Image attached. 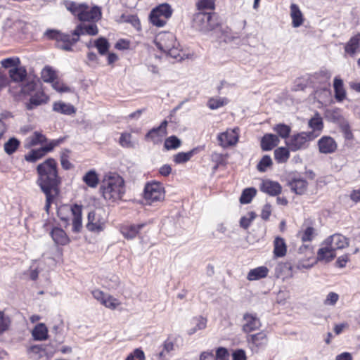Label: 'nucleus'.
Here are the masks:
<instances>
[{"mask_svg": "<svg viewBox=\"0 0 360 360\" xmlns=\"http://www.w3.org/2000/svg\"><path fill=\"white\" fill-rule=\"evenodd\" d=\"M37 179L36 184L46 196L44 209L49 214L51 205L56 202L60 193L61 179L58 176L57 162L49 158L37 167Z\"/></svg>", "mask_w": 360, "mask_h": 360, "instance_id": "obj_1", "label": "nucleus"}, {"mask_svg": "<svg viewBox=\"0 0 360 360\" xmlns=\"http://www.w3.org/2000/svg\"><path fill=\"white\" fill-rule=\"evenodd\" d=\"M100 191L106 201L114 202L119 200L124 193V179L116 173H109L103 177Z\"/></svg>", "mask_w": 360, "mask_h": 360, "instance_id": "obj_2", "label": "nucleus"}, {"mask_svg": "<svg viewBox=\"0 0 360 360\" xmlns=\"http://www.w3.org/2000/svg\"><path fill=\"white\" fill-rule=\"evenodd\" d=\"M65 6L73 15L77 16L80 21L98 22L102 16L100 7L90 8L86 4H78L74 1H68Z\"/></svg>", "mask_w": 360, "mask_h": 360, "instance_id": "obj_3", "label": "nucleus"}, {"mask_svg": "<svg viewBox=\"0 0 360 360\" xmlns=\"http://www.w3.org/2000/svg\"><path fill=\"white\" fill-rule=\"evenodd\" d=\"M154 42L160 51L170 56L176 58L179 56V44L172 33L161 32L155 37Z\"/></svg>", "mask_w": 360, "mask_h": 360, "instance_id": "obj_4", "label": "nucleus"}, {"mask_svg": "<svg viewBox=\"0 0 360 360\" xmlns=\"http://www.w3.org/2000/svg\"><path fill=\"white\" fill-rule=\"evenodd\" d=\"M218 25L214 15L210 12L199 11L193 19V27L203 33L213 30Z\"/></svg>", "mask_w": 360, "mask_h": 360, "instance_id": "obj_5", "label": "nucleus"}, {"mask_svg": "<svg viewBox=\"0 0 360 360\" xmlns=\"http://www.w3.org/2000/svg\"><path fill=\"white\" fill-rule=\"evenodd\" d=\"M49 39H55L56 46L65 51H72V46L79 41L78 37H71L69 34L61 33L55 30H47L45 33Z\"/></svg>", "mask_w": 360, "mask_h": 360, "instance_id": "obj_6", "label": "nucleus"}, {"mask_svg": "<svg viewBox=\"0 0 360 360\" xmlns=\"http://www.w3.org/2000/svg\"><path fill=\"white\" fill-rule=\"evenodd\" d=\"M173 10L168 4H162L153 8L150 13V22L159 27H163L172 16Z\"/></svg>", "mask_w": 360, "mask_h": 360, "instance_id": "obj_7", "label": "nucleus"}, {"mask_svg": "<svg viewBox=\"0 0 360 360\" xmlns=\"http://www.w3.org/2000/svg\"><path fill=\"white\" fill-rule=\"evenodd\" d=\"M143 198L149 205L162 201L165 199L163 186L157 181L146 184L144 188Z\"/></svg>", "mask_w": 360, "mask_h": 360, "instance_id": "obj_8", "label": "nucleus"}, {"mask_svg": "<svg viewBox=\"0 0 360 360\" xmlns=\"http://www.w3.org/2000/svg\"><path fill=\"white\" fill-rule=\"evenodd\" d=\"M316 138L313 133L300 132L292 135L287 141L286 145L292 151L304 150L309 147L310 141Z\"/></svg>", "mask_w": 360, "mask_h": 360, "instance_id": "obj_9", "label": "nucleus"}, {"mask_svg": "<svg viewBox=\"0 0 360 360\" xmlns=\"http://www.w3.org/2000/svg\"><path fill=\"white\" fill-rule=\"evenodd\" d=\"M58 215L64 221H68V217L63 216L65 214H71L72 218V225H82V206L77 204L71 207L62 206L58 209Z\"/></svg>", "mask_w": 360, "mask_h": 360, "instance_id": "obj_10", "label": "nucleus"}, {"mask_svg": "<svg viewBox=\"0 0 360 360\" xmlns=\"http://www.w3.org/2000/svg\"><path fill=\"white\" fill-rule=\"evenodd\" d=\"M240 129L238 127L227 129L225 131L217 135L219 145L222 148L235 146L239 139Z\"/></svg>", "mask_w": 360, "mask_h": 360, "instance_id": "obj_11", "label": "nucleus"}, {"mask_svg": "<svg viewBox=\"0 0 360 360\" xmlns=\"http://www.w3.org/2000/svg\"><path fill=\"white\" fill-rule=\"evenodd\" d=\"M168 122L164 120L158 127L153 128L146 134V140L153 142L154 144H158L162 142L163 138L167 135Z\"/></svg>", "mask_w": 360, "mask_h": 360, "instance_id": "obj_12", "label": "nucleus"}, {"mask_svg": "<svg viewBox=\"0 0 360 360\" xmlns=\"http://www.w3.org/2000/svg\"><path fill=\"white\" fill-rule=\"evenodd\" d=\"M243 330L245 333H250L256 330L261 327V322L256 314L246 313L243 315Z\"/></svg>", "mask_w": 360, "mask_h": 360, "instance_id": "obj_13", "label": "nucleus"}, {"mask_svg": "<svg viewBox=\"0 0 360 360\" xmlns=\"http://www.w3.org/2000/svg\"><path fill=\"white\" fill-rule=\"evenodd\" d=\"M324 243L326 245H328L332 250L335 251L336 250L343 249L348 246L347 238L340 234H334L328 238Z\"/></svg>", "mask_w": 360, "mask_h": 360, "instance_id": "obj_14", "label": "nucleus"}, {"mask_svg": "<svg viewBox=\"0 0 360 360\" xmlns=\"http://www.w3.org/2000/svg\"><path fill=\"white\" fill-rule=\"evenodd\" d=\"M318 146L320 153L328 154L335 152L338 146L332 137L324 136L318 141Z\"/></svg>", "mask_w": 360, "mask_h": 360, "instance_id": "obj_15", "label": "nucleus"}, {"mask_svg": "<svg viewBox=\"0 0 360 360\" xmlns=\"http://www.w3.org/2000/svg\"><path fill=\"white\" fill-rule=\"evenodd\" d=\"M49 100V97L41 90L35 91L31 96L30 101L26 103L27 110H33L36 107L46 103Z\"/></svg>", "mask_w": 360, "mask_h": 360, "instance_id": "obj_16", "label": "nucleus"}, {"mask_svg": "<svg viewBox=\"0 0 360 360\" xmlns=\"http://www.w3.org/2000/svg\"><path fill=\"white\" fill-rule=\"evenodd\" d=\"M98 33V28L95 23L86 25L85 23H79L75 30L72 35L79 37L81 35L95 36Z\"/></svg>", "mask_w": 360, "mask_h": 360, "instance_id": "obj_17", "label": "nucleus"}, {"mask_svg": "<svg viewBox=\"0 0 360 360\" xmlns=\"http://www.w3.org/2000/svg\"><path fill=\"white\" fill-rule=\"evenodd\" d=\"M11 81L15 83H20L25 80L27 73L25 67L18 65L8 70Z\"/></svg>", "mask_w": 360, "mask_h": 360, "instance_id": "obj_18", "label": "nucleus"}, {"mask_svg": "<svg viewBox=\"0 0 360 360\" xmlns=\"http://www.w3.org/2000/svg\"><path fill=\"white\" fill-rule=\"evenodd\" d=\"M280 139L278 136L272 134H265L261 140V147L264 151L272 150L278 145Z\"/></svg>", "mask_w": 360, "mask_h": 360, "instance_id": "obj_19", "label": "nucleus"}, {"mask_svg": "<svg viewBox=\"0 0 360 360\" xmlns=\"http://www.w3.org/2000/svg\"><path fill=\"white\" fill-rule=\"evenodd\" d=\"M309 127L311 129V131L308 133H313L316 135V138L319 136L323 128V122L322 117L319 113H316L313 117H311L308 122Z\"/></svg>", "mask_w": 360, "mask_h": 360, "instance_id": "obj_20", "label": "nucleus"}, {"mask_svg": "<svg viewBox=\"0 0 360 360\" xmlns=\"http://www.w3.org/2000/svg\"><path fill=\"white\" fill-rule=\"evenodd\" d=\"M261 190L271 195L275 196L281 193V186L276 181L266 180L263 181Z\"/></svg>", "mask_w": 360, "mask_h": 360, "instance_id": "obj_21", "label": "nucleus"}, {"mask_svg": "<svg viewBox=\"0 0 360 360\" xmlns=\"http://www.w3.org/2000/svg\"><path fill=\"white\" fill-rule=\"evenodd\" d=\"M51 236L56 244L65 245L68 241V237L63 229L60 226H53L51 231Z\"/></svg>", "mask_w": 360, "mask_h": 360, "instance_id": "obj_22", "label": "nucleus"}, {"mask_svg": "<svg viewBox=\"0 0 360 360\" xmlns=\"http://www.w3.org/2000/svg\"><path fill=\"white\" fill-rule=\"evenodd\" d=\"M53 110L63 115H70L76 112L75 108L70 103L57 101L53 104Z\"/></svg>", "mask_w": 360, "mask_h": 360, "instance_id": "obj_23", "label": "nucleus"}, {"mask_svg": "<svg viewBox=\"0 0 360 360\" xmlns=\"http://www.w3.org/2000/svg\"><path fill=\"white\" fill-rule=\"evenodd\" d=\"M360 48V33L351 37L345 46V51L347 53L354 56L359 51Z\"/></svg>", "mask_w": 360, "mask_h": 360, "instance_id": "obj_24", "label": "nucleus"}, {"mask_svg": "<svg viewBox=\"0 0 360 360\" xmlns=\"http://www.w3.org/2000/svg\"><path fill=\"white\" fill-rule=\"evenodd\" d=\"M333 88L335 99L339 102L344 101L346 98V91L344 88L343 81L340 78L335 77Z\"/></svg>", "mask_w": 360, "mask_h": 360, "instance_id": "obj_25", "label": "nucleus"}, {"mask_svg": "<svg viewBox=\"0 0 360 360\" xmlns=\"http://www.w3.org/2000/svg\"><path fill=\"white\" fill-rule=\"evenodd\" d=\"M290 17L293 27H298L303 23L302 13L298 6L295 4L290 5Z\"/></svg>", "mask_w": 360, "mask_h": 360, "instance_id": "obj_26", "label": "nucleus"}, {"mask_svg": "<svg viewBox=\"0 0 360 360\" xmlns=\"http://www.w3.org/2000/svg\"><path fill=\"white\" fill-rule=\"evenodd\" d=\"M289 186L295 193L301 195L307 190V182L302 178H295L289 183Z\"/></svg>", "mask_w": 360, "mask_h": 360, "instance_id": "obj_27", "label": "nucleus"}, {"mask_svg": "<svg viewBox=\"0 0 360 360\" xmlns=\"http://www.w3.org/2000/svg\"><path fill=\"white\" fill-rule=\"evenodd\" d=\"M269 269L267 267L262 266L251 269L247 276L248 281H256L266 277Z\"/></svg>", "mask_w": 360, "mask_h": 360, "instance_id": "obj_28", "label": "nucleus"}, {"mask_svg": "<svg viewBox=\"0 0 360 360\" xmlns=\"http://www.w3.org/2000/svg\"><path fill=\"white\" fill-rule=\"evenodd\" d=\"M32 335L35 340H45L48 338V329L45 324L38 323L32 330Z\"/></svg>", "mask_w": 360, "mask_h": 360, "instance_id": "obj_29", "label": "nucleus"}, {"mask_svg": "<svg viewBox=\"0 0 360 360\" xmlns=\"http://www.w3.org/2000/svg\"><path fill=\"white\" fill-rule=\"evenodd\" d=\"M335 257V251L332 250L328 245L321 248L318 250L317 259L324 260L326 262H330Z\"/></svg>", "mask_w": 360, "mask_h": 360, "instance_id": "obj_30", "label": "nucleus"}, {"mask_svg": "<svg viewBox=\"0 0 360 360\" xmlns=\"http://www.w3.org/2000/svg\"><path fill=\"white\" fill-rule=\"evenodd\" d=\"M274 253L276 257H281L285 255L287 247L283 238L277 236L275 238Z\"/></svg>", "mask_w": 360, "mask_h": 360, "instance_id": "obj_31", "label": "nucleus"}, {"mask_svg": "<svg viewBox=\"0 0 360 360\" xmlns=\"http://www.w3.org/2000/svg\"><path fill=\"white\" fill-rule=\"evenodd\" d=\"M290 148L285 147H279L274 150V159L279 163H285L290 158Z\"/></svg>", "mask_w": 360, "mask_h": 360, "instance_id": "obj_32", "label": "nucleus"}, {"mask_svg": "<svg viewBox=\"0 0 360 360\" xmlns=\"http://www.w3.org/2000/svg\"><path fill=\"white\" fill-rule=\"evenodd\" d=\"M248 343L252 344L257 347L264 345L266 342V335L264 332H259L256 334L250 335L247 338Z\"/></svg>", "mask_w": 360, "mask_h": 360, "instance_id": "obj_33", "label": "nucleus"}, {"mask_svg": "<svg viewBox=\"0 0 360 360\" xmlns=\"http://www.w3.org/2000/svg\"><path fill=\"white\" fill-rule=\"evenodd\" d=\"M229 100L225 97L215 96L209 98L207 105L211 110H217L228 104Z\"/></svg>", "mask_w": 360, "mask_h": 360, "instance_id": "obj_34", "label": "nucleus"}, {"mask_svg": "<svg viewBox=\"0 0 360 360\" xmlns=\"http://www.w3.org/2000/svg\"><path fill=\"white\" fill-rule=\"evenodd\" d=\"M191 322L195 325V327L188 330L189 335L194 334L198 330L205 329L207 326V319L202 316L195 317L192 319Z\"/></svg>", "mask_w": 360, "mask_h": 360, "instance_id": "obj_35", "label": "nucleus"}, {"mask_svg": "<svg viewBox=\"0 0 360 360\" xmlns=\"http://www.w3.org/2000/svg\"><path fill=\"white\" fill-rule=\"evenodd\" d=\"M46 141V139L44 134L39 131H34V134L26 139V146L32 147L39 143Z\"/></svg>", "mask_w": 360, "mask_h": 360, "instance_id": "obj_36", "label": "nucleus"}, {"mask_svg": "<svg viewBox=\"0 0 360 360\" xmlns=\"http://www.w3.org/2000/svg\"><path fill=\"white\" fill-rule=\"evenodd\" d=\"M84 183L91 188H96L99 182L96 172L94 170H90L83 176Z\"/></svg>", "mask_w": 360, "mask_h": 360, "instance_id": "obj_37", "label": "nucleus"}, {"mask_svg": "<svg viewBox=\"0 0 360 360\" xmlns=\"http://www.w3.org/2000/svg\"><path fill=\"white\" fill-rule=\"evenodd\" d=\"M298 235L303 243L310 242L317 236V231L312 226H307L304 231H300Z\"/></svg>", "mask_w": 360, "mask_h": 360, "instance_id": "obj_38", "label": "nucleus"}, {"mask_svg": "<svg viewBox=\"0 0 360 360\" xmlns=\"http://www.w3.org/2000/svg\"><path fill=\"white\" fill-rule=\"evenodd\" d=\"M20 143V141L16 138H10L4 144V149L5 153L8 155L14 153L19 148Z\"/></svg>", "mask_w": 360, "mask_h": 360, "instance_id": "obj_39", "label": "nucleus"}, {"mask_svg": "<svg viewBox=\"0 0 360 360\" xmlns=\"http://www.w3.org/2000/svg\"><path fill=\"white\" fill-rule=\"evenodd\" d=\"M41 77L44 82L51 83L57 77L56 72L51 67L46 66L41 70Z\"/></svg>", "mask_w": 360, "mask_h": 360, "instance_id": "obj_40", "label": "nucleus"}, {"mask_svg": "<svg viewBox=\"0 0 360 360\" xmlns=\"http://www.w3.org/2000/svg\"><path fill=\"white\" fill-rule=\"evenodd\" d=\"M141 226H120V231L127 239H132L136 236Z\"/></svg>", "mask_w": 360, "mask_h": 360, "instance_id": "obj_41", "label": "nucleus"}, {"mask_svg": "<svg viewBox=\"0 0 360 360\" xmlns=\"http://www.w3.org/2000/svg\"><path fill=\"white\" fill-rule=\"evenodd\" d=\"M181 141L176 136H171L165 141L164 147L166 150H175L181 146Z\"/></svg>", "mask_w": 360, "mask_h": 360, "instance_id": "obj_42", "label": "nucleus"}, {"mask_svg": "<svg viewBox=\"0 0 360 360\" xmlns=\"http://www.w3.org/2000/svg\"><path fill=\"white\" fill-rule=\"evenodd\" d=\"M257 191L255 188H245L240 198V202L242 204H248L251 202L253 197L255 196Z\"/></svg>", "mask_w": 360, "mask_h": 360, "instance_id": "obj_43", "label": "nucleus"}, {"mask_svg": "<svg viewBox=\"0 0 360 360\" xmlns=\"http://www.w3.org/2000/svg\"><path fill=\"white\" fill-rule=\"evenodd\" d=\"M94 46L101 55H105L109 49L110 44L105 38L100 37L95 41Z\"/></svg>", "mask_w": 360, "mask_h": 360, "instance_id": "obj_44", "label": "nucleus"}, {"mask_svg": "<svg viewBox=\"0 0 360 360\" xmlns=\"http://www.w3.org/2000/svg\"><path fill=\"white\" fill-rule=\"evenodd\" d=\"M273 129L282 139L288 138L291 131L290 127L284 124H278Z\"/></svg>", "mask_w": 360, "mask_h": 360, "instance_id": "obj_45", "label": "nucleus"}, {"mask_svg": "<svg viewBox=\"0 0 360 360\" xmlns=\"http://www.w3.org/2000/svg\"><path fill=\"white\" fill-rule=\"evenodd\" d=\"M11 323L10 317L6 316L4 311H0V335L8 330Z\"/></svg>", "mask_w": 360, "mask_h": 360, "instance_id": "obj_46", "label": "nucleus"}, {"mask_svg": "<svg viewBox=\"0 0 360 360\" xmlns=\"http://www.w3.org/2000/svg\"><path fill=\"white\" fill-rule=\"evenodd\" d=\"M45 155L46 154L42 148L36 150H32L25 155V160L28 162H34L41 158Z\"/></svg>", "mask_w": 360, "mask_h": 360, "instance_id": "obj_47", "label": "nucleus"}, {"mask_svg": "<svg viewBox=\"0 0 360 360\" xmlns=\"http://www.w3.org/2000/svg\"><path fill=\"white\" fill-rule=\"evenodd\" d=\"M193 155V151L191 150L186 153L180 152L174 155L173 160L176 164H182L188 162Z\"/></svg>", "mask_w": 360, "mask_h": 360, "instance_id": "obj_48", "label": "nucleus"}, {"mask_svg": "<svg viewBox=\"0 0 360 360\" xmlns=\"http://www.w3.org/2000/svg\"><path fill=\"white\" fill-rule=\"evenodd\" d=\"M1 66L4 68H13V67H17L18 65H20V60L18 57H11L3 59L1 61Z\"/></svg>", "mask_w": 360, "mask_h": 360, "instance_id": "obj_49", "label": "nucleus"}, {"mask_svg": "<svg viewBox=\"0 0 360 360\" xmlns=\"http://www.w3.org/2000/svg\"><path fill=\"white\" fill-rule=\"evenodd\" d=\"M51 84L53 89L59 93L69 92L70 91L69 86L57 78L55 79Z\"/></svg>", "mask_w": 360, "mask_h": 360, "instance_id": "obj_50", "label": "nucleus"}, {"mask_svg": "<svg viewBox=\"0 0 360 360\" xmlns=\"http://www.w3.org/2000/svg\"><path fill=\"white\" fill-rule=\"evenodd\" d=\"M102 304L110 309H115L117 306L120 304V303L116 298L111 295H107L104 299V301H103Z\"/></svg>", "mask_w": 360, "mask_h": 360, "instance_id": "obj_51", "label": "nucleus"}, {"mask_svg": "<svg viewBox=\"0 0 360 360\" xmlns=\"http://www.w3.org/2000/svg\"><path fill=\"white\" fill-rule=\"evenodd\" d=\"M272 165V160L269 155H264L257 165V169L259 172H265Z\"/></svg>", "mask_w": 360, "mask_h": 360, "instance_id": "obj_52", "label": "nucleus"}, {"mask_svg": "<svg viewBox=\"0 0 360 360\" xmlns=\"http://www.w3.org/2000/svg\"><path fill=\"white\" fill-rule=\"evenodd\" d=\"M37 84L32 81L20 86V93L23 95H31L35 91Z\"/></svg>", "mask_w": 360, "mask_h": 360, "instance_id": "obj_53", "label": "nucleus"}, {"mask_svg": "<svg viewBox=\"0 0 360 360\" xmlns=\"http://www.w3.org/2000/svg\"><path fill=\"white\" fill-rule=\"evenodd\" d=\"M120 143L122 146L125 148H131L134 146L131 142V135L129 133H123L120 138Z\"/></svg>", "mask_w": 360, "mask_h": 360, "instance_id": "obj_54", "label": "nucleus"}, {"mask_svg": "<svg viewBox=\"0 0 360 360\" xmlns=\"http://www.w3.org/2000/svg\"><path fill=\"white\" fill-rule=\"evenodd\" d=\"M28 352L35 354H39V358L42 356L41 353L46 354L48 352L46 346L43 344L31 346L29 348Z\"/></svg>", "mask_w": 360, "mask_h": 360, "instance_id": "obj_55", "label": "nucleus"}, {"mask_svg": "<svg viewBox=\"0 0 360 360\" xmlns=\"http://www.w3.org/2000/svg\"><path fill=\"white\" fill-rule=\"evenodd\" d=\"M97 217L98 214L96 212H89L88 213V222L86 225H103L104 221H101L97 219Z\"/></svg>", "mask_w": 360, "mask_h": 360, "instance_id": "obj_56", "label": "nucleus"}, {"mask_svg": "<svg viewBox=\"0 0 360 360\" xmlns=\"http://www.w3.org/2000/svg\"><path fill=\"white\" fill-rule=\"evenodd\" d=\"M299 255H304L308 258L313 255V248L309 245H302L297 250Z\"/></svg>", "mask_w": 360, "mask_h": 360, "instance_id": "obj_57", "label": "nucleus"}, {"mask_svg": "<svg viewBox=\"0 0 360 360\" xmlns=\"http://www.w3.org/2000/svg\"><path fill=\"white\" fill-rule=\"evenodd\" d=\"M214 360H229V353L225 347H219L216 351Z\"/></svg>", "mask_w": 360, "mask_h": 360, "instance_id": "obj_58", "label": "nucleus"}, {"mask_svg": "<svg viewBox=\"0 0 360 360\" xmlns=\"http://www.w3.org/2000/svg\"><path fill=\"white\" fill-rule=\"evenodd\" d=\"M339 299V295L333 292H330L326 296V300H324V304L333 306L336 304Z\"/></svg>", "mask_w": 360, "mask_h": 360, "instance_id": "obj_59", "label": "nucleus"}, {"mask_svg": "<svg viewBox=\"0 0 360 360\" xmlns=\"http://www.w3.org/2000/svg\"><path fill=\"white\" fill-rule=\"evenodd\" d=\"M122 18L124 22L131 23L134 27L139 28L140 26L139 20L136 15H122Z\"/></svg>", "mask_w": 360, "mask_h": 360, "instance_id": "obj_60", "label": "nucleus"}, {"mask_svg": "<svg viewBox=\"0 0 360 360\" xmlns=\"http://www.w3.org/2000/svg\"><path fill=\"white\" fill-rule=\"evenodd\" d=\"M198 7L201 9H214V2L213 0H200L198 3Z\"/></svg>", "mask_w": 360, "mask_h": 360, "instance_id": "obj_61", "label": "nucleus"}, {"mask_svg": "<svg viewBox=\"0 0 360 360\" xmlns=\"http://www.w3.org/2000/svg\"><path fill=\"white\" fill-rule=\"evenodd\" d=\"M256 217V214L252 212H248L245 216L243 217L240 220V225H249L250 223Z\"/></svg>", "mask_w": 360, "mask_h": 360, "instance_id": "obj_62", "label": "nucleus"}, {"mask_svg": "<svg viewBox=\"0 0 360 360\" xmlns=\"http://www.w3.org/2000/svg\"><path fill=\"white\" fill-rule=\"evenodd\" d=\"M163 349L167 354H169L174 349V344L169 338H167L162 345Z\"/></svg>", "mask_w": 360, "mask_h": 360, "instance_id": "obj_63", "label": "nucleus"}, {"mask_svg": "<svg viewBox=\"0 0 360 360\" xmlns=\"http://www.w3.org/2000/svg\"><path fill=\"white\" fill-rule=\"evenodd\" d=\"M233 360H246L245 353L242 349H238L233 354Z\"/></svg>", "mask_w": 360, "mask_h": 360, "instance_id": "obj_64", "label": "nucleus"}]
</instances>
